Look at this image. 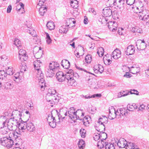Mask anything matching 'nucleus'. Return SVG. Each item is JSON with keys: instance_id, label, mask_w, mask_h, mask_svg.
<instances>
[{"instance_id": "nucleus-1", "label": "nucleus", "mask_w": 149, "mask_h": 149, "mask_svg": "<svg viewBox=\"0 0 149 149\" xmlns=\"http://www.w3.org/2000/svg\"><path fill=\"white\" fill-rule=\"evenodd\" d=\"M81 113L80 117L78 114L79 112V110H77L76 112L74 110L73 107L70 108V109L68 111V115L69 117L72 120H75L77 119L82 120V122L83 124L86 126H88L90 123L89 121L91 119V117L88 116H86L83 117L84 114L82 112L80 111Z\"/></svg>"}, {"instance_id": "nucleus-2", "label": "nucleus", "mask_w": 149, "mask_h": 149, "mask_svg": "<svg viewBox=\"0 0 149 149\" xmlns=\"http://www.w3.org/2000/svg\"><path fill=\"white\" fill-rule=\"evenodd\" d=\"M139 3L140 6L136 7V9L137 11L136 13H139L138 15L140 19L146 21L147 22L149 17V15L147 14H148L147 13V10L144 7L141 1H139Z\"/></svg>"}, {"instance_id": "nucleus-3", "label": "nucleus", "mask_w": 149, "mask_h": 149, "mask_svg": "<svg viewBox=\"0 0 149 149\" xmlns=\"http://www.w3.org/2000/svg\"><path fill=\"white\" fill-rule=\"evenodd\" d=\"M72 70H67L66 74V80H67L68 84L69 86H75L77 85V83L72 77V75H70V74H72Z\"/></svg>"}, {"instance_id": "nucleus-4", "label": "nucleus", "mask_w": 149, "mask_h": 149, "mask_svg": "<svg viewBox=\"0 0 149 149\" xmlns=\"http://www.w3.org/2000/svg\"><path fill=\"white\" fill-rule=\"evenodd\" d=\"M38 59L35 61L33 62L34 67L35 69L37 71V74L39 73L41 75V76L42 75V71L40 69V67L42 65V63Z\"/></svg>"}, {"instance_id": "nucleus-5", "label": "nucleus", "mask_w": 149, "mask_h": 149, "mask_svg": "<svg viewBox=\"0 0 149 149\" xmlns=\"http://www.w3.org/2000/svg\"><path fill=\"white\" fill-rule=\"evenodd\" d=\"M49 94L48 95V94H47V96H46V98L47 101L48 102H50L54 100L56 102L60 100V97L59 95H60L59 94Z\"/></svg>"}, {"instance_id": "nucleus-6", "label": "nucleus", "mask_w": 149, "mask_h": 149, "mask_svg": "<svg viewBox=\"0 0 149 149\" xmlns=\"http://www.w3.org/2000/svg\"><path fill=\"white\" fill-rule=\"evenodd\" d=\"M11 71V72H10V75L11 76L10 78L11 79L13 80L15 82H17V80L19 81L20 79V73L18 72L15 73V70H13V68H10V71Z\"/></svg>"}, {"instance_id": "nucleus-7", "label": "nucleus", "mask_w": 149, "mask_h": 149, "mask_svg": "<svg viewBox=\"0 0 149 149\" xmlns=\"http://www.w3.org/2000/svg\"><path fill=\"white\" fill-rule=\"evenodd\" d=\"M19 58L21 61H26L28 59V56H27L26 51L22 48L19 49Z\"/></svg>"}, {"instance_id": "nucleus-8", "label": "nucleus", "mask_w": 149, "mask_h": 149, "mask_svg": "<svg viewBox=\"0 0 149 149\" xmlns=\"http://www.w3.org/2000/svg\"><path fill=\"white\" fill-rule=\"evenodd\" d=\"M113 111L114 112H113L114 115H115L116 116V115H119L121 116V115L122 116H126L128 113V111L125 109L120 108L119 109H118L116 111L114 109H113Z\"/></svg>"}, {"instance_id": "nucleus-9", "label": "nucleus", "mask_w": 149, "mask_h": 149, "mask_svg": "<svg viewBox=\"0 0 149 149\" xmlns=\"http://www.w3.org/2000/svg\"><path fill=\"white\" fill-rule=\"evenodd\" d=\"M33 53L35 54L34 56L37 59H39L42 55L41 48L38 47H35L33 49Z\"/></svg>"}, {"instance_id": "nucleus-10", "label": "nucleus", "mask_w": 149, "mask_h": 149, "mask_svg": "<svg viewBox=\"0 0 149 149\" xmlns=\"http://www.w3.org/2000/svg\"><path fill=\"white\" fill-rule=\"evenodd\" d=\"M136 46L139 50H142L145 49L146 47V44L143 40H139L136 42Z\"/></svg>"}, {"instance_id": "nucleus-11", "label": "nucleus", "mask_w": 149, "mask_h": 149, "mask_svg": "<svg viewBox=\"0 0 149 149\" xmlns=\"http://www.w3.org/2000/svg\"><path fill=\"white\" fill-rule=\"evenodd\" d=\"M40 74L37 73L36 75L37 77L38 78L39 81V84L40 86L41 90L43 91L44 88V87L45 86V82L44 79L43 78V74L42 76H41Z\"/></svg>"}, {"instance_id": "nucleus-12", "label": "nucleus", "mask_w": 149, "mask_h": 149, "mask_svg": "<svg viewBox=\"0 0 149 149\" xmlns=\"http://www.w3.org/2000/svg\"><path fill=\"white\" fill-rule=\"evenodd\" d=\"M103 135H105L106 137L105 139L102 138L101 140H100L97 142V146L98 148H101L105 147V145H106L107 143L104 141L107 138V134L105 133L102 132Z\"/></svg>"}, {"instance_id": "nucleus-13", "label": "nucleus", "mask_w": 149, "mask_h": 149, "mask_svg": "<svg viewBox=\"0 0 149 149\" xmlns=\"http://www.w3.org/2000/svg\"><path fill=\"white\" fill-rule=\"evenodd\" d=\"M56 76L57 80L60 82L66 81V74L65 75L62 72H58L56 73Z\"/></svg>"}, {"instance_id": "nucleus-14", "label": "nucleus", "mask_w": 149, "mask_h": 149, "mask_svg": "<svg viewBox=\"0 0 149 149\" xmlns=\"http://www.w3.org/2000/svg\"><path fill=\"white\" fill-rule=\"evenodd\" d=\"M110 2L113 3L110 4L112 6H115L120 8L121 5L123 3V0H109L107 2V3Z\"/></svg>"}, {"instance_id": "nucleus-15", "label": "nucleus", "mask_w": 149, "mask_h": 149, "mask_svg": "<svg viewBox=\"0 0 149 149\" xmlns=\"http://www.w3.org/2000/svg\"><path fill=\"white\" fill-rule=\"evenodd\" d=\"M121 56V52L119 49H116L114 50L112 53L111 55V59H112L111 57H112L114 59H117L120 58Z\"/></svg>"}, {"instance_id": "nucleus-16", "label": "nucleus", "mask_w": 149, "mask_h": 149, "mask_svg": "<svg viewBox=\"0 0 149 149\" xmlns=\"http://www.w3.org/2000/svg\"><path fill=\"white\" fill-rule=\"evenodd\" d=\"M93 70L96 73H102L104 70V68L103 66L100 64H97L94 66Z\"/></svg>"}, {"instance_id": "nucleus-17", "label": "nucleus", "mask_w": 149, "mask_h": 149, "mask_svg": "<svg viewBox=\"0 0 149 149\" xmlns=\"http://www.w3.org/2000/svg\"><path fill=\"white\" fill-rule=\"evenodd\" d=\"M135 52L134 47L132 45H129L125 49V53L127 55H132Z\"/></svg>"}, {"instance_id": "nucleus-18", "label": "nucleus", "mask_w": 149, "mask_h": 149, "mask_svg": "<svg viewBox=\"0 0 149 149\" xmlns=\"http://www.w3.org/2000/svg\"><path fill=\"white\" fill-rule=\"evenodd\" d=\"M48 121L49 125L52 128H54L56 126V120L54 117L52 116L51 117L49 116L47 118Z\"/></svg>"}, {"instance_id": "nucleus-19", "label": "nucleus", "mask_w": 149, "mask_h": 149, "mask_svg": "<svg viewBox=\"0 0 149 149\" xmlns=\"http://www.w3.org/2000/svg\"><path fill=\"white\" fill-rule=\"evenodd\" d=\"M20 112L17 110H15L12 112L11 117L14 118L19 120V121L21 119Z\"/></svg>"}, {"instance_id": "nucleus-20", "label": "nucleus", "mask_w": 149, "mask_h": 149, "mask_svg": "<svg viewBox=\"0 0 149 149\" xmlns=\"http://www.w3.org/2000/svg\"><path fill=\"white\" fill-rule=\"evenodd\" d=\"M108 119L105 116H104L103 118H100L98 121V123L99 124H100V125L99 126V127H102L104 129H105V126L104 124V123H105L106 124L108 122Z\"/></svg>"}, {"instance_id": "nucleus-21", "label": "nucleus", "mask_w": 149, "mask_h": 149, "mask_svg": "<svg viewBox=\"0 0 149 149\" xmlns=\"http://www.w3.org/2000/svg\"><path fill=\"white\" fill-rule=\"evenodd\" d=\"M127 144V142L123 138H120L117 143V146L121 148H125Z\"/></svg>"}, {"instance_id": "nucleus-22", "label": "nucleus", "mask_w": 149, "mask_h": 149, "mask_svg": "<svg viewBox=\"0 0 149 149\" xmlns=\"http://www.w3.org/2000/svg\"><path fill=\"white\" fill-rule=\"evenodd\" d=\"M10 132V143L12 142L13 143V140L16 139L18 136V134L16 132L11 131Z\"/></svg>"}, {"instance_id": "nucleus-23", "label": "nucleus", "mask_w": 149, "mask_h": 149, "mask_svg": "<svg viewBox=\"0 0 149 149\" xmlns=\"http://www.w3.org/2000/svg\"><path fill=\"white\" fill-rule=\"evenodd\" d=\"M1 143L2 145L7 147L8 148H9V139L7 137H3L1 139Z\"/></svg>"}, {"instance_id": "nucleus-24", "label": "nucleus", "mask_w": 149, "mask_h": 149, "mask_svg": "<svg viewBox=\"0 0 149 149\" xmlns=\"http://www.w3.org/2000/svg\"><path fill=\"white\" fill-rule=\"evenodd\" d=\"M19 121L20 122L18 125L19 129L22 130H25L26 129V126L27 125V121H23L21 119Z\"/></svg>"}, {"instance_id": "nucleus-25", "label": "nucleus", "mask_w": 149, "mask_h": 149, "mask_svg": "<svg viewBox=\"0 0 149 149\" xmlns=\"http://www.w3.org/2000/svg\"><path fill=\"white\" fill-rule=\"evenodd\" d=\"M102 13L105 17H109L112 14V10L109 7H107L105 8L103 10Z\"/></svg>"}, {"instance_id": "nucleus-26", "label": "nucleus", "mask_w": 149, "mask_h": 149, "mask_svg": "<svg viewBox=\"0 0 149 149\" xmlns=\"http://www.w3.org/2000/svg\"><path fill=\"white\" fill-rule=\"evenodd\" d=\"M16 10L19 12V13H23L24 12V5L20 2L16 6Z\"/></svg>"}, {"instance_id": "nucleus-27", "label": "nucleus", "mask_w": 149, "mask_h": 149, "mask_svg": "<svg viewBox=\"0 0 149 149\" xmlns=\"http://www.w3.org/2000/svg\"><path fill=\"white\" fill-rule=\"evenodd\" d=\"M59 66V64L56 62H53L49 64V68L52 69L54 70L57 69Z\"/></svg>"}, {"instance_id": "nucleus-28", "label": "nucleus", "mask_w": 149, "mask_h": 149, "mask_svg": "<svg viewBox=\"0 0 149 149\" xmlns=\"http://www.w3.org/2000/svg\"><path fill=\"white\" fill-rule=\"evenodd\" d=\"M55 71V70H53L52 69L48 68L47 69L46 72L47 76L49 77H53L54 74V72Z\"/></svg>"}, {"instance_id": "nucleus-29", "label": "nucleus", "mask_w": 149, "mask_h": 149, "mask_svg": "<svg viewBox=\"0 0 149 149\" xmlns=\"http://www.w3.org/2000/svg\"><path fill=\"white\" fill-rule=\"evenodd\" d=\"M13 44L17 47L18 50L22 48L21 42L19 39L15 38Z\"/></svg>"}, {"instance_id": "nucleus-30", "label": "nucleus", "mask_w": 149, "mask_h": 149, "mask_svg": "<svg viewBox=\"0 0 149 149\" xmlns=\"http://www.w3.org/2000/svg\"><path fill=\"white\" fill-rule=\"evenodd\" d=\"M61 63L62 66L65 69H68L70 67V63L66 60H62Z\"/></svg>"}, {"instance_id": "nucleus-31", "label": "nucleus", "mask_w": 149, "mask_h": 149, "mask_svg": "<svg viewBox=\"0 0 149 149\" xmlns=\"http://www.w3.org/2000/svg\"><path fill=\"white\" fill-rule=\"evenodd\" d=\"M26 126V129L30 132H33L35 130L34 126L32 123H27Z\"/></svg>"}, {"instance_id": "nucleus-32", "label": "nucleus", "mask_w": 149, "mask_h": 149, "mask_svg": "<svg viewBox=\"0 0 149 149\" xmlns=\"http://www.w3.org/2000/svg\"><path fill=\"white\" fill-rule=\"evenodd\" d=\"M137 108V106L134 103L131 104H128L127 106V109L130 111H133L136 109Z\"/></svg>"}, {"instance_id": "nucleus-33", "label": "nucleus", "mask_w": 149, "mask_h": 149, "mask_svg": "<svg viewBox=\"0 0 149 149\" xmlns=\"http://www.w3.org/2000/svg\"><path fill=\"white\" fill-rule=\"evenodd\" d=\"M69 26V25L68 24L67 25H66V26L63 25L61 26L59 30L60 33H66L68 30V28H66Z\"/></svg>"}, {"instance_id": "nucleus-34", "label": "nucleus", "mask_w": 149, "mask_h": 149, "mask_svg": "<svg viewBox=\"0 0 149 149\" xmlns=\"http://www.w3.org/2000/svg\"><path fill=\"white\" fill-rule=\"evenodd\" d=\"M130 71L132 74H135L139 72L140 68L139 67L132 66L130 69Z\"/></svg>"}, {"instance_id": "nucleus-35", "label": "nucleus", "mask_w": 149, "mask_h": 149, "mask_svg": "<svg viewBox=\"0 0 149 149\" xmlns=\"http://www.w3.org/2000/svg\"><path fill=\"white\" fill-rule=\"evenodd\" d=\"M39 11L40 15L41 16H43L44 14L47 11L46 7L43 6L39 8Z\"/></svg>"}, {"instance_id": "nucleus-36", "label": "nucleus", "mask_w": 149, "mask_h": 149, "mask_svg": "<svg viewBox=\"0 0 149 149\" xmlns=\"http://www.w3.org/2000/svg\"><path fill=\"white\" fill-rule=\"evenodd\" d=\"M27 67L26 64L24 63H22L19 68L20 72L22 73L24 72L26 70Z\"/></svg>"}, {"instance_id": "nucleus-37", "label": "nucleus", "mask_w": 149, "mask_h": 149, "mask_svg": "<svg viewBox=\"0 0 149 149\" xmlns=\"http://www.w3.org/2000/svg\"><path fill=\"white\" fill-rule=\"evenodd\" d=\"M46 26L48 29L50 30L54 29L55 28V25L52 22L50 21L47 22Z\"/></svg>"}, {"instance_id": "nucleus-38", "label": "nucleus", "mask_w": 149, "mask_h": 149, "mask_svg": "<svg viewBox=\"0 0 149 149\" xmlns=\"http://www.w3.org/2000/svg\"><path fill=\"white\" fill-rule=\"evenodd\" d=\"M70 4L73 8H76L78 6V1L77 0H72L70 2Z\"/></svg>"}, {"instance_id": "nucleus-39", "label": "nucleus", "mask_w": 149, "mask_h": 149, "mask_svg": "<svg viewBox=\"0 0 149 149\" xmlns=\"http://www.w3.org/2000/svg\"><path fill=\"white\" fill-rule=\"evenodd\" d=\"M97 50V53L98 54L99 56L100 57L102 56L103 55L104 52V49L102 47H100L98 48Z\"/></svg>"}, {"instance_id": "nucleus-40", "label": "nucleus", "mask_w": 149, "mask_h": 149, "mask_svg": "<svg viewBox=\"0 0 149 149\" xmlns=\"http://www.w3.org/2000/svg\"><path fill=\"white\" fill-rule=\"evenodd\" d=\"M89 81L88 84L90 87L93 88H97L95 86V80L89 79Z\"/></svg>"}, {"instance_id": "nucleus-41", "label": "nucleus", "mask_w": 149, "mask_h": 149, "mask_svg": "<svg viewBox=\"0 0 149 149\" xmlns=\"http://www.w3.org/2000/svg\"><path fill=\"white\" fill-rule=\"evenodd\" d=\"M85 142L82 140H79L78 143V146L80 149H83L85 146Z\"/></svg>"}, {"instance_id": "nucleus-42", "label": "nucleus", "mask_w": 149, "mask_h": 149, "mask_svg": "<svg viewBox=\"0 0 149 149\" xmlns=\"http://www.w3.org/2000/svg\"><path fill=\"white\" fill-rule=\"evenodd\" d=\"M13 122V124L10 123V125L11 126L10 127V131H15L17 128V124H16V121H14Z\"/></svg>"}, {"instance_id": "nucleus-43", "label": "nucleus", "mask_w": 149, "mask_h": 149, "mask_svg": "<svg viewBox=\"0 0 149 149\" xmlns=\"http://www.w3.org/2000/svg\"><path fill=\"white\" fill-rule=\"evenodd\" d=\"M83 48L82 47H81L79 49L80 50H81L82 52V53H79V52H77V50L75 51L74 52L75 54V55L76 56L77 58H79L80 57V56H82L83 54H84V50L83 49Z\"/></svg>"}, {"instance_id": "nucleus-44", "label": "nucleus", "mask_w": 149, "mask_h": 149, "mask_svg": "<svg viewBox=\"0 0 149 149\" xmlns=\"http://www.w3.org/2000/svg\"><path fill=\"white\" fill-rule=\"evenodd\" d=\"M142 31L141 29L137 26L133 27L132 29V31L133 33L137 32L141 33L142 32Z\"/></svg>"}, {"instance_id": "nucleus-45", "label": "nucleus", "mask_w": 149, "mask_h": 149, "mask_svg": "<svg viewBox=\"0 0 149 149\" xmlns=\"http://www.w3.org/2000/svg\"><path fill=\"white\" fill-rule=\"evenodd\" d=\"M135 92H136V93H139V92L138 91H137L135 90V89L133 90H131L130 91L129 90H125V91H121L119 93H135Z\"/></svg>"}, {"instance_id": "nucleus-46", "label": "nucleus", "mask_w": 149, "mask_h": 149, "mask_svg": "<svg viewBox=\"0 0 149 149\" xmlns=\"http://www.w3.org/2000/svg\"><path fill=\"white\" fill-rule=\"evenodd\" d=\"M105 149H115L114 145L110 143H107L105 145Z\"/></svg>"}, {"instance_id": "nucleus-47", "label": "nucleus", "mask_w": 149, "mask_h": 149, "mask_svg": "<svg viewBox=\"0 0 149 149\" xmlns=\"http://www.w3.org/2000/svg\"><path fill=\"white\" fill-rule=\"evenodd\" d=\"M109 56V55L107 54L106 55L104 56L103 57V60L104 62H107V64L109 65L111 63V60L110 59L107 58V56Z\"/></svg>"}, {"instance_id": "nucleus-48", "label": "nucleus", "mask_w": 149, "mask_h": 149, "mask_svg": "<svg viewBox=\"0 0 149 149\" xmlns=\"http://www.w3.org/2000/svg\"><path fill=\"white\" fill-rule=\"evenodd\" d=\"M60 114H61V116L64 114L65 116L67 115V111L65 107L61 109L59 111Z\"/></svg>"}, {"instance_id": "nucleus-49", "label": "nucleus", "mask_w": 149, "mask_h": 149, "mask_svg": "<svg viewBox=\"0 0 149 149\" xmlns=\"http://www.w3.org/2000/svg\"><path fill=\"white\" fill-rule=\"evenodd\" d=\"M135 148L134 147V144L131 143H127V144L126 146V149H134Z\"/></svg>"}, {"instance_id": "nucleus-50", "label": "nucleus", "mask_w": 149, "mask_h": 149, "mask_svg": "<svg viewBox=\"0 0 149 149\" xmlns=\"http://www.w3.org/2000/svg\"><path fill=\"white\" fill-rule=\"evenodd\" d=\"M85 61L87 63H90L92 61V56L90 54H88L85 58Z\"/></svg>"}, {"instance_id": "nucleus-51", "label": "nucleus", "mask_w": 149, "mask_h": 149, "mask_svg": "<svg viewBox=\"0 0 149 149\" xmlns=\"http://www.w3.org/2000/svg\"><path fill=\"white\" fill-rule=\"evenodd\" d=\"M27 32L31 35L33 37H34L36 35V32L32 28L28 29Z\"/></svg>"}, {"instance_id": "nucleus-52", "label": "nucleus", "mask_w": 149, "mask_h": 149, "mask_svg": "<svg viewBox=\"0 0 149 149\" xmlns=\"http://www.w3.org/2000/svg\"><path fill=\"white\" fill-rule=\"evenodd\" d=\"M46 42L48 44H50L52 43V40L51 39L49 34L47 33H46Z\"/></svg>"}, {"instance_id": "nucleus-53", "label": "nucleus", "mask_w": 149, "mask_h": 149, "mask_svg": "<svg viewBox=\"0 0 149 149\" xmlns=\"http://www.w3.org/2000/svg\"><path fill=\"white\" fill-rule=\"evenodd\" d=\"M15 121H16V124H17L19 121V120H17L16 118L15 119L12 117H10V123L11 124H13V123H14L13 122Z\"/></svg>"}, {"instance_id": "nucleus-54", "label": "nucleus", "mask_w": 149, "mask_h": 149, "mask_svg": "<svg viewBox=\"0 0 149 149\" xmlns=\"http://www.w3.org/2000/svg\"><path fill=\"white\" fill-rule=\"evenodd\" d=\"M104 17L102 15H100L98 17L99 21L101 23V24H103L104 22Z\"/></svg>"}, {"instance_id": "nucleus-55", "label": "nucleus", "mask_w": 149, "mask_h": 149, "mask_svg": "<svg viewBox=\"0 0 149 149\" xmlns=\"http://www.w3.org/2000/svg\"><path fill=\"white\" fill-rule=\"evenodd\" d=\"M113 28H112L111 31H115L117 29V27L118 26L117 23L114 21L113 25Z\"/></svg>"}, {"instance_id": "nucleus-56", "label": "nucleus", "mask_w": 149, "mask_h": 149, "mask_svg": "<svg viewBox=\"0 0 149 149\" xmlns=\"http://www.w3.org/2000/svg\"><path fill=\"white\" fill-rule=\"evenodd\" d=\"M114 21H111L108 22V25L109 28L110 29V30H112V28H113V25Z\"/></svg>"}, {"instance_id": "nucleus-57", "label": "nucleus", "mask_w": 149, "mask_h": 149, "mask_svg": "<svg viewBox=\"0 0 149 149\" xmlns=\"http://www.w3.org/2000/svg\"><path fill=\"white\" fill-rule=\"evenodd\" d=\"M81 136L82 138H84L85 137L86 131L84 129H81L80 131Z\"/></svg>"}, {"instance_id": "nucleus-58", "label": "nucleus", "mask_w": 149, "mask_h": 149, "mask_svg": "<svg viewBox=\"0 0 149 149\" xmlns=\"http://www.w3.org/2000/svg\"><path fill=\"white\" fill-rule=\"evenodd\" d=\"M135 0H126V3L127 4L129 5H133L135 2Z\"/></svg>"}, {"instance_id": "nucleus-59", "label": "nucleus", "mask_w": 149, "mask_h": 149, "mask_svg": "<svg viewBox=\"0 0 149 149\" xmlns=\"http://www.w3.org/2000/svg\"><path fill=\"white\" fill-rule=\"evenodd\" d=\"M96 109L94 107L89 108L88 109V111L91 114H93L95 112Z\"/></svg>"}, {"instance_id": "nucleus-60", "label": "nucleus", "mask_w": 149, "mask_h": 149, "mask_svg": "<svg viewBox=\"0 0 149 149\" xmlns=\"http://www.w3.org/2000/svg\"><path fill=\"white\" fill-rule=\"evenodd\" d=\"M72 76V77L73 78V77H74L77 78H78L79 77V76L78 74L76 72H74L73 71V72L72 74H70V75H71Z\"/></svg>"}, {"instance_id": "nucleus-61", "label": "nucleus", "mask_w": 149, "mask_h": 149, "mask_svg": "<svg viewBox=\"0 0 149 149\" xmlns=\"http://www.w3.org/2000/svg\"><path fill=\"white\" fill-rule=\"evenodd\" d=\"M100 136L102 137L101 136H100V135L99 134L98 135H96L94 137V139L95 141H97L99 139H101Z\"/></svg>"}, {"instance_id": "nucleus-62", "label": "nucleus", "mask_w": 149, "mask_h": 149, "mask_svg": "<svg viewBox=\"0 0 149 149\" xmlns=\"http://www.w3.org/2000/svg\"><path fill=\"white\" fill-rule=\"evenodd\" d=\"M132 76L131 74L129 72H126V74L124 75V77L127 78H130Z\"/></svg>"}, {"instance_id": "nucleus-63", "label": "nucleus", "mask_w": 149, "mask_h": 149, "mask_svg": "<svg viewBox=\"0 0 149 149\" xmlns=\"http://www.w3.org/2000/svg\"><path fill=\"white\" fill-rule=\"evenodd\" d=\"M89 12L93 13L94 15H95L96 14V13L93 8L89 9Z\"/></svg>"}, {"instance_id": "nucleus-64", "label": "nucleus", "mask_w": 149, "mask_h": 149, "mask_svg": "<svg viewBox=\"0 0 149 149\" xmlns=\"http://www.w3.org/2000/svg\"><path fill=\"white\" fill-rule=\"evenodd\" d=\"M145 72L146 75L149 76V68L145 70Z\"/></svg>"}]
</instances>
